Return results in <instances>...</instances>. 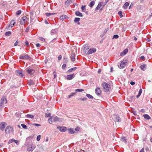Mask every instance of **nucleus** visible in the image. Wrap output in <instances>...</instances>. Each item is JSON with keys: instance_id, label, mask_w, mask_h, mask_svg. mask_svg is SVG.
Returning a JSON list of instances; mask_svg holds the SVG:
<instances>
[{"instance_id": "f257e3e1", "label": "nucleus", "mask_w": 152, "mask_h": 152, "mask_svg": "<svg viewBox=\"0 0 152 152\" xmlns=\"http://www.w3.org/2000/svg\"><path fill=\"white\" fill-rule=\"evenodd\" d=\"M101 85L105 92H108L110 91L111 90V87L110 85L106 82H103L102 83Z\"/></svg>"}, {"instance_id": "f03ea898", "label": "nucleus", "mask_w": 152, "mask_h": 152, "mask_svg": "<svg viewBox=\"0 0 152 152\" xmlns=\"http://www.w3.org/2000/svg\"><path fill=\"white\" fill-rule=\"evenodd\" d=\"M12 131H13V128L11 126H8L5 129V133L6 134H9Z\"/></svg>"}, {"instance_id": "7ed1b4c3", "label": "nucleus", "mask_w": 152, "mask_h": 152, "mask_svg": "<svg viewBox=\"0 0 152 152\" xmlns=\"http://www.w3.org/2000/svg\"><path fill=\"white\" fill-rule=\"evenodd\" d=\"M28 18L26 16H23L20 20V24L22 25H24L27 21Z\"/></svg>"}, {"instance_id": "20e7f679", "label": "nucleus", "mask_w": 152, "mask_h": 152, "mask_svg": "<svg viewBox=\"0 0 152 152\" xmlns=\"http://www.w3.org/2000/svg\"><path fill=\"white\" fill-rule=\"evenodd\" d=\"M19 58L20 59H30L31 58L26 54H24L23 55H20L19 57Z\"/></svg>"}, {"instance_id": "39448f33", "label": "nucleus", "mask_w": 152, "mask_h": 152, "mask_svg": "<svg viewBox=\"0 0 152 152\" xmlns=\"http://www.w3.org/2000/svg\"><path fill=\"white\" fill-rule=\"evenodd\" d=\"M7 123L2 122L0 124V129L1 131H3L5 127V125H7Z\"/></svg>"}, {"instance_id": "423d86ee", "label": "nucleus", "mask_w": 152, "mask_h": 152, "mask_svg": "<svg viewBox=\"0 0 152 152\" xmlns=\"http://www.w3.org/2000/svg\"><path fill=\"white\" fill-rule=\"evenodd\" d=\"M96 51V49L94 48H92L89 49L87 52L86 54H90L94 53Z\"/></svg>"}, {"instance_id": "0eeeda50", "label": "nucleus", "mask_w": 152, "mask_h": 152, "mask_svg": "<svg viewBox=\"0 0 152 152\" xmlns=\"http://www.w3.org/2000/svg\"><path fill=\"white\" fill-rule=\"evenodd\" d=\"M26 72L30 75H33L35 73V70L31 68L28 69L26 71Z\"/></svg>"}, {"instance_id": "6e6552de", "label": "nucleus", "mask_w": 152, "mask_h": 152, "mask_svg": "<svg viewBox=\"0 0 152 152\" xmlns=\"http://www.w3.org/2000/svg\"><path fill=\"white\" fill-rule=\"evenodd\" d=\"M15 23V20H11L10 23L8 27H7L6 28L8 29L10 27H11V28L14 26V25Z\"/></svg>"}, {"instance_id": "1a4fd4ad", "label": "nucleus", "mask_w": 152, "mask_h": 152, "mask_svg": "<svg viewBox=\"0 0 152 152\" xmlns=\"http://www.w3.org/2000/svg\"><path fill=\"white\" fill-rule=\"evenodd\" d=\"M57 128L59 129L61 132H64L66 131L67 130V128L64 126H57Z\"/></svg>"}, {"instance_id": "9d476101", "label": "nucleus", "mask_w": 152, "mask_h": 152, "mask_svg": "<svg viewBox=\"0 0 152 152\" xmlns=\"http://www.w3.org/2000/svg\"><path fill=\"white\" fill-rule=\"evenodd\" d=\"M35 148V146L33 144H32L30 145L27 149V150L28 151H32Z\"/></svg>"}, {"instance_id": "9b49d317", "label": "nucleus", "mask_w": 152, "mask_h": 152, "mask_svg": "<svg viewBox=\"0 0 152 152\" xmlns=\"http://www.w3.org/2000/svg\"><path fill=\"white\" fill-rule=\"evenodd\" d=\"M126 62L124 61H122L120 64V66H118V67L119 68H121H121H124L126 65Z\"/></svg>"}, {"instance_id": "f8f14e48", "label": "nucleus", "mask_w": 152, "mask_h": 152, "mask_svg": "<svg viewBox=\"0 0 152 152\" xmlns=\"http://www.w3.org/2000/svg\"><path fill=\"white\" fill-rule=\"evenodd\" d=\"M16 74L17 76H20V77H22L23 76V75L22 72H20L19 70H17L15 71Z\"/></svg>"}, {"instance_id": "ddd939ff", "label": "nucleus", "mask_w": 152, "mask_h": 152, "mask_svg": "<svg viewBox=\"0 0 152 152\" xmlns=\"http://www.w3.org/2000/svg\"><path fill=\"white\" fill-rule=\"evenodd\" d=\"M58 31V28H55L52 29L50 31V34L51 35L56 34Z\"/></svg>"}, {"instance_id": "4468645a", "label": "nucleus", "mask_w": 152, "mask_h": 152, "mask_svg": "<svg viewBox=\"0 0 152 152\" xmlns=\"http://www.w3.org/2000/svg\"><path fill=\"white\" fill-rule=\"evenodd\" d=\"M95 92L96 94L97 95H99L101 94V91L100 89L99 88H97L95 89Z\"/></svg>"}, {"instance_id": "2eb2a0df", "label": "nucleus", "mask_w": 152, "mask_h": 152, "mask_svg": "<svg viewBox=\"0 0 152 152\" xmlns=\"http://www.w3.org/2000/svg\"><path fill=\"white\" fill-rule=\"evenodd\" d=\"M75 74H72L70 75H68L67 76V79L68 80H71L74 78V77Z\"/></svg>"}, {"instance_id": "dca6fc26", "label": "nucleus", "mask_w": 152, "mask_h": 152, "mask_svg": "<svg viewBox=\"0 0 152 152\" xmlns=\"http://www.w3.org/2000/svg\"><path fill=\"white\" fill-rule=\"evenodd\" d=\"M75 0H67L66 1L65 4L66 5H69L72 2H74Z\"/></svg>"}, {"instance_id": "f3484780", "label": "nucleus", "mask_w": 152, "mask_h": 152, "mask_svg": "<svg viewBox=\"0 0 152 152\" xmlns=\"http://www.w3.org/2000/svg\"><path fill=\"white\" fill-rule=\"evenodd\" d=\"M89 49V48L88 47L87 45H84L83 46V50L85 53L86 54L87 52V50Z\"/></svg>"}, {"instance_id": "a211bd4d", "label": "nucleus", "mask_w": 152, "mask_h": 152, "mask_svg": "<svg viewBox=\"0 0 152 152\" xmlns=\"http://www.w3.org/2000/svg\"><path fill=\"white\" fill-rule=\"evenodd\" d=\"M75 53H72L71 55L70 56V58L71 60L72 61H74L75 60Z\"/></svg>"}, {"instance_id": "6ab92c4d", "label": "nucleus", "mask_w": 152, "mask_h": 152, "mask_svg": "<svg viewBox=\"0 0 152 152\" xmlns=\"http://www.w3.org/2000/svg\"><path fill=\"white\" fill-rule=\"evenodd\" d=\"M80 18H75L74 21L75 23H77L78 25H79L80 24V23L79 21L80 20Z\"/></svg>"}, {"instance_id": "aec40b11", "label": "nucleus", "mask_w": 152, "mask_h": 152, "mask_svg": "<svg viewBox=\"0 0 152 152\" xmlns=\"http://www.w3.org/2000/svg\"><path fill=\"white\" fill-rule=\"evenodd\" d=\"M68 132L71 134L75 133L76 132L74 130V129L72 128H70L68 129Z\"/></svg>"}, {"instance_id": "412c9836", "label": "nucleus", "mask_w": 152, "mask_h": 152, "mask_svg": "<svg viewBox=\"0 0 152 152\" xmlns=\"http://www.w3.org/2000/svg\"><path fill=\"white\" fill-rule=\"evenodd\" d=\"M75 14L76 15L80 17H82L83 16L82 14L78 11H76L75 13Z\"/></svg>"}, {"instance_id": "4be33fe9", "label": "nucleus", "mask_w": 152, "mask_h": 152, "mask_svg": "<svg viewBox=\"0 0 152 152\" xmlns=\"http://www.w3.org/2000/svg\"><path fill=\"white\" fill-rule=\"evenodd\" d=\"M53 121L55 122H56L57 121H59L60 118L57 116H56L55 117L53 118Z\"/></svg>"}, {"instance_id": "5701e85b", "label": "nucleus", "mask_w": 152, "mask_h": 152, "mask_svg": "<svg viewBox=\"0 0 152 152\" xmlns=\"http://www.w3.org/2000/svg\"><path fill=\"white\" fill-rule=\"evenodd\" d=\"M143 116L144 118L146 120H148L150 119H151V117L148 114H144L143 115Z\"/></svg>"}, {"instance_id": "b1692460", "label": "nucleus", "mask_w": 152, "mask_h": 152, "mask_svg": "<svg viewBox=\"0 0 152 152\" xmlns=\"http://www.w3.org/2000/svg\"><path fill=\"white\" fill-rule=\"evenodd\" d=\"M128 52V50L127 49H125L121 53V55H125Z\"/></svg>"}, {"instance_id": "393cba45", "label": "nucleus", "mask_w": 152, "mask_h": 152, "mask_svg": "<svg viewBox=\"0 0 152 152\" xmlns=\"http://www.w3.org/2000/svg\"><path fill=\"white\" fill-rule=\"evenodd\" d=\"M77 68L76 67H75L71 69H70L68 70L67 71V72L70 73L72 72L73 71H74L75 70L77 69Z\"/></svg>"}, {"instance_id": "a878e982", "label": "nucleus", "mask_w": 152, "mask_h": 152, "mask_svg": "<svg viewBox=\"0 0 152 152\" xmlns=\"http://www.w3.org/2000/svg\"><path fill=\"white\" fill-rule=\"evenodd\" d=\"M146 65L143 64L140 66V68L141 70L143 71H144L146 68Z\"/></svg>"}, {"instance_id": "bb28decb", "label": "nucleus", "mask_w": 152, "mask_h": 152, "mask_svg": "<svg viewBox=\"0 0 152 152\" xmlns=\"http://www.w3.org/2000/svg\"><path fill=\"white\" fill-rule=\"evenodd\" d=\"M142 89L141 88L140 89L138 94L136 96V97L137 98H138L140 96L142 92Z\"/></svg>"}, {"instance_id": "cd10ccee", "label": "nucleus", "mask_w": 152, "mask_h": 152, "mask_svg": "<svg viewBox=\"0 0 152 152\" xmlns=\"http://www.w3.org/2000/svg\"><path fill=\"white\" fill-rule=\"evenodd\" d=\"M102 6L101 3H99L98 4L97 7H96L95 9V10H99L101 7Z\"/></svg>"}, {"instance_id": "c85d7f7f", "label": "nucleus", "mask_w": 152, "mask_h": 152, "mask_svg": "<svg viewBox=\"0 0 152 152\" xmlns=\"http://www.w3.org/2000/svg\"><path fill=\"white\" fill-rule=\"evenodd\" d=\"M129 4L128 2H126L124 5V8L126 9H127V7L129 6Z\"/></svg>"}, {"instance_id": "c756f323", "label": "nucleus", "mask_w": 152, "mask_h": 152, "mask_svg": "<svg viewBox=\"0 0 152 152\" xmlns=\"http://www.w3.org/2000/svg\"><path fill=\"white\" fill-rule=\"evenodd\" d=\"M26 117L28 118H34V116L30 114H27L26 115Z\"/></svg>"}, {"instance_id": "7c9ffc66", "label": "nucleus", "mask_w": 152, "mask_h": 152, "mask_svg": "<svg viewBox=\"0 0 152 152\" xmlns=\"http://www.w3.org/2000/svg\"><path fill=\"white\" fill-rule=\"evenodd\" d=\"M95 1H92L89 4V6L92 7L95 4Z\"/></svg>"}, {"instance_id": "2f4dec72", "label": "nucleus", "mask_w": 152, "mask_h": 152, "mask_svg": "<svg viewBox=\"0 0 152 152\" xmlns=\"http://www.w3.org/2000/svg\"><path fill=\"white\" fill-rule=\"evenodd\" d=\"M115 120L117 121L121 122V120L119 116L117 115L115 118Z\"/></svg>"}, {"instance_id": "473e14b6", "label": "nucleus", "mask_w": 152, "mask_h": 152, "mask_svg": "<svg viewBox=\"0 0 152 152\" xmlns=\"http://www.w3.org/2000/svg\"><path fill=\"white\" fill-rule=\"evenodd\" d=\"M66 17H67V16L66 15H62L60 17L59 19L60 20H63L66 18Z\"/></svg>"}, {"instance_id": "72a5a7b5", "label": "nucleus", "mask_w": 152, "mask_h": 152, "mask_svg": "<svg viewBox=\"0 0 152 152\" xmlns=\"http://www.w3.org/2000/svg\"><path fill=\"white\" fill-rule=\"evenodd\" d=\"M48 120L49 123L50 124H51L52 123V122H53V116H50V118H49Z\"/></svg>"}, {"instance_id": "f704fd0d", "label": "nucleus", "mask_w": 152, "mask_h": 152, "mask_svg": "<svg viewBox=\"0 0 152 152\" xmlns=\"http://www.w3.org/2000/svg\"><path fill=\"white\" fill-rule=\"evenodd\" d=\"M4 102H0V110L2 109L4 106Z\"/></svg>"}, {"instance_id": "c9c22d12", "label": "nucleus", "mask_w": 152, "mask_h": 152, "mask_svg": "<svg viewBox=\"0 0 152 152\" xmlns=\"http://www.w3.org/2000/svg\"><path fill=\"white\" fill-rule=\"evenodd\" d=\"M1 102H4V103H7V100L4 97L2 98Z\"/></svg>"}, {"instance_id": "e433bc0d", "label": "nucleus", "mask_w": 152, "mask_h": 152, "mask_svg": "<svg viewBox=\"0 0 152 152\" xmlns=\"http://www.w3.org/2000/svg\"><path fill=\"white\" fill-rule=\"evenodd\" d=\"M86 96L88 98L90 99H92L93 98V97L91 95L89 94H87L86 95Z\"/></svg>"}, {"instance_id": "4c0bfd02", "label": "nucleus", "mask_w": 152, "mask_h": 152, "mask_svg": "<svg viewBox=\"0 0 152 152\" xmlns=\"http://www.w3.org/2000/svg\"><path fill=\"white\" fill-rule=\"evenodd\" d=\"M84 90L83 89H77L75 90V91L76 92H81L83 91Z\"/></svg>"}, {"instance_id": "58836bf2", "label": "nucleus", "mask_w": 152, "mask_h": 152, "mask_svg": "<svg viewBox=\"0 0 152 152\" xmlns=\"http://www.w3.org/2000/svg\"><path fill=\"white\" fill-rule=\"evenodd\" d=\"M11 34V32L10 31H8L6 32L5 33V35L6 36H9Z\"/></svg>"}, {"instance_id": "ea45409f", "label": "nucleus", "mask_w": 152, "mask_h": 152, "mask_svg": "<svg viewBox=\"0 0 152 152\" xmlns=\"http://www.w3.org/2000/svg\"><path fill=\"white\" fill-rule=\"evenodd\" d=\"M54 14V13H50L48 12H47L46 13V15L47 16H49L51 15H53Z\"/></svg>"}, {"instance_id": "a19ab883", "label": "nucleus", "mask_w": 152, "mask_h": 152, "mask_svg": "<svg viewBox=\"0 0 152 152\" xmlns=\"http://www.w3.org/2000/svg\"><path fill=\"white\" fill-rule=\"evenodd\" d=\"M76 93H72L70 94V95H68V98H71L72 96H74L75 94Z\"/></svg>"}, {"instance_id": "79ce46f5", "label": "nucleus", "mask_w": 152, "mask_h": 152, "mask_svg": "<svg viewBox=\"0 0 152 152\" xmlns=\"http://www.w3.org/2000/svg\"><path fill=\"white\" fill-rule=\"evenodd\" d=\"M122 12L121 11H119L118 13V14L119 15V16L120 18H122L123 17V15L122 14Z\"/></svg>"}, {"instance_id": "37998d69", "label": "nucleus", "mask_w": 152, "mask_h": 152, "mask_svg": "<svg viewBox=\"0 0 152 152\" xmlns=\"http://www.w3.org/2000/svg\"><path fill=\"white\" fill-rule=\"evenodd\" d=\"M81 9L83 12H85L86 11V6H82L81 7Z\"/></svg>"}, {"instance_id": "c03bdc74", "label": "nucleus", "mask_w": 152, "mask_h": 152, "mask_svg": "<svg viewBox=\"0 0 152 152\" xmlns=\"http://www.w3.org/2000/svg\"><path fill=\"white\" fill-rule=\"evenodd\" d=\"M21 125L23 128L25 129H27V126L26 125L24 124H21Z\"/></svg>"}, {"instance_id": "a18cd8bd", "label": "nucleus", "mask_w": 152, "mask_h": 152, "mask_svg": "<svg viewBox=\"0 0 152 152\" xmlns=\"http://www.w3.org/2000/svg\"><path fill=\"white\" fill-rule=\"evenodd\" d=\"M64 62L65 63L67 62L68 61V58L66 57H64Z\"/></svg>"}, {"instance_id": "49530a36", "label": "nucleus", "mask_w": 152, "mask_h": 152, "mask_svg": "<svg viewBox=\"0 0 152 152\" xmlns=\"http://www.w3.org/2000/svg\"><path fill=\"white\" fill-rule=\"evenodd\" d=\"M121 140L122 142H127L126 139L124 137H123L121 138Z\"/></svg>"}, {"instance_id": "de8ad7c7", "label": "nucleus", "mask_w": 152, "mask_h": 152, "mask_svg": "<svg viewBox=\"0 0 152 152\" xmlns=\"http://www.w3.org/2000/svg\"><path fill=\"white\" fill-rule=\"evenodd\" d=\"M14 139H12L10 140L8 142V144H10L12 142H14Z\"/></svg>"}, {"instance_id": "09e8293b", "label": "nucleus", "mask_w": 152, "mask_h": 152, "mask_svg": "<svg viewBox=\"0 0 152 152\" xmlns=\"http://www.w3.org/2000/svg\"><path fill=\"white\" fill-rule=\"evenodd\" d=\"M41 138V136L40 135H38L37 137V141H39L40 140Z\"/></svg>"}, {"instance_id": "8fccbe9b", "label": "nucleus", "mask_w": 152, "mask_h": 152, "mask_svg": "<svg viewBox=\"0 0 152 152\" xmlns=\"http://www.w3.org/2000/svg\"><path fill=\"white\" fill-rule=\"evenodd\" d=\"M14 142L17 145H19V142L18 140H16L14 139Z\"/></svg>"}, {"instance_id": "3c124183", "label": "nucleus", "mask_w": 152, "mask_h": 152, "mask_svg": "<svg viewBox=\"0 0 152 152\" xmlns=\"http://www.w3.org/2000/svg\"><path fill=\"white\" fill-rule=\"evenodd\" d=\"M119 37V36L118 35L115 34L113 36V38L117 39Z\"/></svg>"}, {"instance_id": "603ef678", "label": "nucleus", "mask_w": 152, "mask_h": 152, "mask_svg": "<svg viewBox=\"0 0 152 152\" xmlns=\"http://www.w3.org/2000/svg\"><path fill=\"white\" fill-rule=\"evenodd\" d=\"M39 39L43 42H44L45 41V38L42 37H39Z\"/></svg>"}, {"instance_id": "864d4df0", "label": "nucleus", "mask_w": 152, "mask_h": 152, "mask_svg": "<svg viewBox=\"0 0 152 152\" xmlns=\"http://www.w3.org/2000/svg\"><path fill=\"white\" fill-rule=\"evenodd\" d=\"M21 13V11L20 10H19L17 12L16 15H19Z\"/></svg>"}, {"instance_id": "5fc2aeb1", "label": "nucleus", "mask_w": 152, "mask_h": 152, "mask_svg": "<svg viewBox=\"0 0 152 152\" xmlns=\"http://www.w3.org/2000/svg\"><path fill=\"white\" fill-rule=\"evenodd\" d=\"M32 125L33 126H41L40 124H32Z\"/></svg>"}, {"instance_id": "6e6d98bb", "label": "nucleus", "mask_w": 152, "mask_h": 152, "mask_svg": "<svg viewBox=\"0 0 152 152\" xmlns=\"http://www.w3.org/2000/svg\"><path fill=\"white\" fill-rule=\"evenodd\" d=\"M19 43V41L18 40H17L16 42L14 43V45L15 46H16Z\"/></svg>"}, {"instance_id": "4d7b16f0", "label": "nucleus", "mask_w": 152, "mask_h": 152, "mask_svg": "<svg viewBox=\"0 0 152 152\" xmlns=\"http://www.w3.org/2000/svg\"><path fill=\"white\" fill-rule=\"evenodd\" d=\"M30 27L29 26H28L27 27V28H26L25 31L26 32H28L29 29Z\"/></svg>"}, {"instance_id": "13d9d810", "label": "nucleus", "mask_w": 152, "mask_h": 152, "mask_svg": "<svg viewBox=\"0 0 152 152\" xmlns=\"http://www.w3.org/2000/svg\"><path fill=\"white\" fill-rule=\"evenodd\" d=\"M50 113H45V117H48L49 116H50Z\"/></svg>"}, {"instance_id": "bf43d9fd", "label": "nucleus", "mask_w": 152, "mask_h": 152, "mask_svg": "<svg viewBox=\"0 0 152 152\" xmlns=\"http://www.w3.org/2000/svg\"><path fill=\"white\" fill-rule=\"evenodd\" d=\"M80 129V128L78 127H77L75 129V130L77 131H79Z\"/></svg>"}, {"instance_id": "052dcab7", "label": "nucleus", "mask_w": 152, "mask_h": 152, "mask_svg": "<svg viewBox=\"0 0 152 152\" xmlns=\"http://www.w3.org/2000/svg\"><path fill=\"white\" fill-rule=\"evenodd\" d=\"M108 1H109L108 0H103L102 1H104V3L106 4L107 3Z\"/></svg>"}, {"instance_id": "680f3d73", "label": "nucleus", "mask_w": 152, "mask_h": 152, "mask_svg": "<svg viewBox=\"0 0 152 152\" xmlns=\"http://www.w3.org/2000/svg\"><path fill=\"white\" fill-rule=\"evenodd\" d=\"M101 3L102 6H103V7H104L106 5L104 3V1H102V2H100Z\"/></svg>"}, {"instance_id": "e2e57ef3", "label": "nucleus", "mask_w": 152, "mask_h": 152, "mask_svg": "<svg viewBox=\"0 0 152 152\" xmlns=\"http://www.w3.org/2000/svg\"><path fill=\"white\" fill-rule=\"evenodd\" d=\"M66 65L65 64H63L62 66V69H64L66 67Z\"/></svg>"}, {"instance_id": "0e129e2a", "label": "nucleus", "mask_w": 152, "mask_h": 152, "mask_svg": "<svg viewBox=\"0 0 152 152\" xmlns=\"http://www.w3.org/2000/svg\"><path fill=\"white\" fill-rule=\"evenodd\" d=\"M87 100V98L86 97H84L83 98H82V101H86Z\"/></svg>"}, {"instance_id": "69168bd1", "label": "nucleus", "mask_w": 152, "mask_h": 152, "mask_svg": "<svg viewBox=\"0 0 152 152\" xmlns=\"http://www.w3.org/2000/svg\"><path fill=\"white\" fill-rule=\"evenodd\" d=\"M62 56L61 55H59L58 57V60H60Z\"/></svg>"}, {"instance_id": "338daca9", "label": "nucleus", "mask_w": 152, "mask_h": 152, "mask_svg": "<svg viewBox=\"0 0 152 152\" xmlns=\"http://www.w3.org/2000/svg\"><path fill=\"white\" fill-rule=\"evenodd\" d=\"M25 44H26V46H28L29 45V43L28 42L26 41L25 42Z\"/></svg>"}, {"instance_id": "774afa93", "label": "nucleus", "mask_w": 152, "mask_h": 152, "mask_svg": "<svg viewBox=\"0 0 152 152\" xmlns=\"http://www.w3.org/2000/svg\"><path fill=\"white\" fill-rule=\"evenodd\" d=\"M33 84V82L32 81H31L29 83V85H32Z\"/></svg>"}]
</instances>
